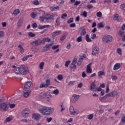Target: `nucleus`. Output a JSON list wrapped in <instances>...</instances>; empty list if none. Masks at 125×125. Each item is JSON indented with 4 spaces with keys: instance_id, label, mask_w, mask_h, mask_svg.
I'll return each mask as SVG.
<instances>
[{
    "instance_id": "obj_46",
    "label": "nucleus",
    "mask_w": 125,
    "mask_h": 125,
    "mask_svg": "<svg viewBox=\"0 0 125 125\" xmlns=\"http://www.w3.org/2000/svg\"><path fill=\"white\" fill-rule=\"evenodd\" d=\"M103 75H105V73L103 71H100L98 72V76L100 77V76H103Z\"/></svg>"
},
{
    "instance_id": "obj_52",
    "label": "nucleus",
    "mask_w": 125,
    "mask_h": 125,
    "mask_svg": "<svg viewBox=\"0 0 125 125\" xmlns=\"http://www.w3.org/2000/svg\"><path fill=\"white\" fill-rule=\"evenodd\" d=\"M75 83V81H70L67 83V85L71 86L74 85Z\"/></svg>"
},
{
    "instance_id": "obj_63",
    "label": "nucleus",
    "mask_w": 125,
    "mask_h": 125,
    "mask_svg": "<svg viewBox=\"0 0 125 125\" xmlns=\"http://www.w3.org/2000/svg\"><path fill=\"white\" fill-rule=\"evenodd\" d=\"M46 121L48 123H50V122H51V121H52V118H51V117L47 118Z\"/></svg>"
},
{
    "instance_id": "obj_27",
    "label": "nucleus",
    "mask_w": 125,
    "mask_h": 125,
    "mask_svg": "<svg viewBox=\"0 0 125 125\" xmlns=\"http://www.w3.org/2000/svg\"><path fill=\"white\" fill-rule=\"evenodd\" d=\"M85 34H86V31H85V28H84L81 33V36H85Z\"/></svg>"
},
{
    "instance_id": "obj_1",
    "label": "nucleus",
    "mask_w": 125,
    "mask_h": 125,
    "mask_svg": "<svg viewBox=\"0 0 125 125\" xmlns=\"http://www.w3.org/2000/svg\"><path fill=\"white\" fill-rule=\"evenodd\" d=\"M54 109L51 107H43L39 109V112L42 114V115H46V116H48V115H51Z\"/></svg>"
},
{
    "instance_id": "obj_4",
    "label": "nucleus",
    "mask_w": 125,
    "mask_h": 125,
    "mask_svg": "<svg viewBox=\"0 0 125 125\" xmlns=\"http://www.w3.org/2000/svg\"><path fill=\"white\" fill-rule=\"evenodd\" d=\"M31 85H32L31 82H27L24 85L23 89L25 91H30V89H31Z\"/></svg>"
},
{
    "instance_id": "obj_3",
    "label": "nucleus",
    "mask_w": 125,
    "mask_h": 125,
    "mask_svg": "<svg viewBox=\"0 0 125 125\" xmlns=\"http://www.w3.org/2000/svg\"><path fill=\"white\" fill-rule=\"evenodd\" d=\"M112 39L113 37L111 35L104 36L103 38V42H111Z\"/></svg>"
},
{
    "instance_id": "obj_29",
    "label": "nucleus",
    "mask_w": 125,
    "mask_h": 125,
    "mask_svg": "<svg viewBox=\"0 0 125 125\" xmlns=\"http://www.w3.org/2000/svg\"><path fill=\"white\" fill-rule=\"evenodd\" d=\"M25 77V74H23V73H20L19 75V79L20 80H23V78Z\"/></svg>"
},
{
    "instance_id": "obj_14",
    "label": "nucleus",
    "mask_w": 125,
    "mask_h": 125,
    "mask_svg": "<svg viewBox=\"0 0 125 125\" xmlns=\"http://www.w3.org/2000/svg\"><path fill=\"white\" fill-rule=\"evenodd\" d=\"M95 88H96V84H95V83L93 82L90 86V89L93 91H96Z\"/></svg>"
},
{
    "instance_id": "obj_11",
    "label": "nucleus",
    "mask_w": 125,
    "mask_h": 125,
    "mask_svg": "<svg viewBox=\"0 0 125 125\" xmlns=\"http://www.w3.org/2000/svg\"><path fill=\"white\" fill-rule=\"evenodd\" d=\"M98 52H99V48L97 47H95L93 49L92 54V55H96Z\"/></svg>"
},
{
    "instance_id": "obj_21",
    "label": "nucleus",
    "mask_w": 125,
    "mask_h": 125,
    "mask_svg": "<svg viewBox=\"0 0 125 125\" xmlns=\"http://www.w3.org/2000/svg\"><path fill=\"white\" fill-rule=\"evenodd\" d=\"M18 47L19 48H20V51L21 52V54H23V53L24 52V51H25V49H24V48H23V46H22V45L20 44L19 45Z\"/></svg>"
},
{
    "instance_id": "obj_49",
    "label": "nucleus",
    "mask_w": 125,
    "mask_h": 125,
    "mask_svg": "<svg viewBox=\"0 0 125 125\" xmlns=\"http://www.w3.org/2000/svg\"><path fill=\"white\" fill-rule=\"evenodd\" d=\"M57 78L59 81H62L63 80V76L62 75H59L58 76Z\"/></svg>"
},
{
    "instance_id": "obj_62",
    "label": "nucleus",
    "mask_w": 125,
    "mask_h": 125,
    "mask_svg": "<svg viewBox=\"0 0 125 125\" xmlns=\"http://www.w3.org/2000/svg\"><path fill=\"white\" fill-rule=\"evenodd\" d=\"M31 17L32 18H33L34 19H35V18H36V16H37V15H36L35 14V13L33 12L31 14Z\"/></svg>"
},
{
    "instance_id": "obj_6",
    "label": "nucleus",
    "mask_w": 125,
    "mask_h": 125,
    "mask_svg": "<svg viewBox=\"0 0 125 125\" xmlns=\"http://www.w3.org/2000/svg\"><path fill=\"white\" fill-rule=\"evenodd\" d=\"M53 45V43H51L50 44H46L43 47L42 51V52H46V51H48L50 49V47Z\"/></svg>"
},
{
    "instance_id": "obj_15",
    "label": "nucleus",
    "mask_w": 125,
    "mask_h": 125,
    "mask_svg": "<svg viewBox=\"0 0 125 125\" xmlns=\"http://www.w3.org/2000/svg\"><path fill=\"white\" fill-rule=\"evenodd\" d=\"M50 9L51 11H57V10H59V6H57L56 7H54V6L50 7Z\"/></svg>"
},
{
    "instance_id": "obj_26",
    "label": "nucleus",
    "mask_w": 125,
    "mask_h": 125,
    "mask_svg": "<svg viewBox=\"0 0 125 125\" xmlns=\"http://www.w3.org/2000/svg\"><path fill=\"white\" fill-rule=\"evenodd\" d=\"M43 66H44V62H42L39 64V67H40V70H43Z\"/></svg>"
},
{
    "instance_id": "obj_20",
    "label": "nucleus",
    "mask_w": 125,
    "mask_h": 125,
    "mask_svg": "<svg viewBox=\"0 0 125 125\" xmlns=\"http://www.w3.org/2000/svg\"><path fill=\"white\" fill-rule=\"evenodd\" d=\"M121 67V64L120 63H116L114 65L113 70L115 71L120 69V67Z\"/></svg>"
},
{
    "instance_id": "obj_23",
    "label": "nucleus",
    "mask_w": 125,
    "mask_h": 125,
    "mask_svg": "<svg viewBox=\"0 0 125 125\" xmlns=\"http://www.w3.org/2000/svg\"><path fill=\"white\" fill-rule=\"evenodd\" d=\"M14 71L16 74H19L21 73V70L20 69V67H16L14 69Z\"/></svg>"
},
{
    "instance_id": "obj_22",
    "label": "nucleus",
    "mask_w": 125,
    "mask_h": 125,
    "mask_svg": "<svg viewBox=\"0 0 125 125\" xmlns=\"http://www.w3.org/2000/svg\"><path fill=\"white\" fill-rule=\"evenodd\" d=\"M39 98L40 99H45V93H41L40 94Z\"/></svg>"
},
{
    "instance_id": "obj_17",
    "label": "nucleus",
    "mask_w": 125,
    "mask_h": 125,
    "mask_svg": "<svg viewBox=\"0 0 125 125\" xmlns=\"http://www.w3.org/2000/svg\"><path fill=\"white\" fill-rule=\"evenodd\" d=\"M60 33H61V31H56L52 33V37L53 38H55V37H56V36H58V35H60Z\"/></svg>"
},
{
    "instance_id": "obj_19",
    "label": "nucleus",
    "mask_w": 125,
    "mask_h": 125,
    "mask_svg": "<svg viewBox=\"0 0 125 125\" xmlns=\"http://www.w3.org/2000/svg\"><path fill=\"white\" fill-rule=\"evenodd\" d=\"M33 57V55H28L26 56H24L23 57V58H22V61H27V60H28V59L29 58V57Z\"/></svg>"
},
{
    "instance_id": "obj_7",
    "label": "nucleus",
    "mask_w": 125,
    "mask_h": 125,
    "mask_svg": "<svg viewBox=\"0 0 125 125\" xmlns=\"http://www.w3.org/2000/svg\"><path fill=\"white\" fill-rule=\"evenodd\" d=\"M0 107L4 112H6V111L8 110V108H9L5 103H1L0 104Z\"/></svg>"
},
{
    "instance_id": "obj_25",
    "label": "nucleus",
    "mask_w": 125,
    "mask_h": 125,
    "mask_svg": "<svg viewBox=\"0 0 125 125\" xmlns=\"http://www.w3.org/2000/svg\"><path fill=\"white\" fill-rule=\"evenodd\" d=\"M56 26H59L60 25V18H58L55 21Z\"/></svg>"
},
{
    "instance_id": "obj_31",
    "label": "nucleus",
    "mask_w": 125,
    "mask_h": 125,
    "mask_svg": "<svg viewBox=\"0 0 125 125\" xmlns=\"http://www.w3.org/2000/svg\"><path fill=\"white\" fill-rule=\"evenodd\" d=\"M77 61H78V59H77V58L73 59L71 63V65H76V64H77Z\"/></svg>"
},
{
    "instance_id": "obj_47",
    "label": "nucleus",
    "mask_w": 125,
    "mask_h": 125,
    "mask_svg": "<svg viewBox=\"0 0 125 125\" xmlns=\"http://www.w3.org/2000/svg\"><path fill=\"white\" fill-rule=\"evenodd\" d=\"M67 18V14L64 13L62 15L61 18L62 20L65 19V18Z\"/></svg>"
},
{
    "instance_id": "obj_56",
    "label": "nucleus",
    "mask_w": 125,
    "mask_h": 125,
    "mask_svg": "<svg viewBox=\"0 0 125 125\" xmlns=\"http://www.w3.org/2000/svg\"><path fill=\"white\" fill-rule=\"evenodd\" d=\"M59 48V45H54L52 47V49H53V50H54L55 49H57V48Z\"/></svg>"
},
{
    "instance_id": "obj_41",
    "label": "nucleus",
    "mask_w": 125,
    "mask_h": 125,
    "mask_svg": "<svg viewBox=\"0 0 125 125\" xmlns=\"http://www.w3.org/2000/svg\"><path fill=\"white\" fill-rule=\"evenodd\" d=\"M125 34V31L124 30L121 29L119 31V35L120 36H123Z\"/></svg>"
},
{
    "instance_id": "obj_32",
    "label": "nucleus",
    "mask_w": 125,
    "mask_h": 125,
    "mask_svg": "<svg viewBox=\"0 0 125 125\" xmlns=\"http://www.w3.org/2000/svg\"><path fill=\"white\" fill-rule=\"evenodd\" d=\"M28 35L29 37H31V38H34V37H36V34L33 33V32H29Z\"/></svg>"
},
{
    "instance_id": "obj_24",
    "label": "nucleus",
    "mask_w": 125,
    "mask_h": 125,
    "mask_svg": "<svg viewBox=\"0 0 125 125\" xmlns=\"http://www.w3.org/2000/svg\"><path fill=\"white\" fill-rule=\"evenodd\" d=\"M85 40L86 41V42H92L91 39L89 38V35L88 34L86 35Z\"/></svg>"
},
{
    "instance_id": "obj_42",
    "label": "nucleus",
    "mask_w": 125,
    "mask_h": 125,
    "mask_svg": "<svg viewBox=\"0 0 125 125\" xmlns=\"http://www.w3.org/2000/svg\"><path fill=\"white\" fill-rule=\"evenodd\" d=\"M111 94L112 97H114V96H117V95H118V92H117L116 91H113L111 92Z\"/></svg>"
},
{
    "instance_id": "obj_33",
    "label": "nucleus",
    "mask_w": 125,
    "mask_h": 125,
    "mask_svg": "<svg viewBox=\"0 0 125 125\" xmlns=\"http://www.w3.org/2000/svg\"><path fill=\"white\" fill-rule=\"evenodd\" d=\"M45 84L46 85V86L47 87H48V86H49L50 84V79H47L46 81V83H45Z\"/></svg>"
},
{
    "instance_id": "obj_43",
    "label": "nucleus",
    "mask_w": 125,
    "mask_h": 125,
    "mask_svg": "<svg viewBox=\"0 0 125 125\" xmlns=\"http://www.w3.org/2000/svg\"><path fill=\"white\" fill-rule=\"evenodd\" d=\"M53 94H55V95H57V94H59V91L58 89L54 90L53 92Z\"/></svg>"
},
{
    "instance_id": "obj_30",
    "label": "nucleus",
    "mask_w": 125,
    "mask_h": 125,
    "mask_svg": "<svg viewBox=\"0 0 125 125\" xmlns=\"http://www.w3.org/2000/svg\"><path fill=\"white\" fill-rule=\"evenodd\" d=\"M11 121H12V119H11V118L8 117L5 119L4 123V124H6V123H8V122H11Z\"/></svg>"
},
{
    "instance_id": "obj_36",
    "label": "nucleus",
    "mask_w": 125,
    "mask_h": 125,
    "mask_svg": "<svg viewBox=\"0 0 125 125\" xmlns=\"http://www.w3.org/2000/svg\"><path fill=\"white\" fill-rule=\"evenodd\" d=\"M22 24H23V21H22V20H20L18 22V27H20V26H21Z\"/></svg>"
},
{
    "instance_id": "obj_58",
    "label": "nucleus",
    "mask_w": 125,
    "mask_h": 125,
    "mask_svg": "<svg viewBox=\"0 0 125 125\" xmlns=\"http://www.w3.org/2000/svg\"><path fill=\"white\" fill-rule=\"evenodd\" d=\"M49 99V98H52V95H47V94H45V99Z\"/></svg>"
},
{
    "instance_id": "obj_44",
    "label": "nucleus",
    "mask_w": 125,
    "mask_h": 125,
    "mask_svg": "<svg viewBox=\"0 0 125 125\" xmlns=\"http://www.w3.org/2000/svg\"><path fill=\"white\" fill-rule=\"evenodd\" d=\"M70 63H71V62L70 61H67L66 62H65L64 66L65 67H69V64H70Z\"/></svg>"
},
{
    "instance_id": "obj_8",
    "label": "nucleus",
    "mask_w": 125,
    "mask_h": 125,
    "mask_svg": "<svg viewBox=\"0 0 125 125\" xmlns=\"http://www.w3.org/2000/svg\"><path fill=\"white\" fill-rule=\"evenodd\" d=\"M31 45H33L34 46H39V45H41V39H38L33 41L31 42Z\"/></svg>"
},
{
    "instance_id": "obj_50",
    "label": "nucleus",
    "mask_w": 125,
    "mask_h": 125,
    "mask_svg": "<svg viewBox=\"0 0 125 125\" xmlns=\"http://www.w3.org/2000/svg\"><path fill=\"white\" fill-rule=\"evenodd\" d=\"M70 69H76L77 68V65L76 64L72 65V64L70 66Z\"/></svg>"
},
{
    "instance_id": "obj_38",
    "label": "nucleus",
    "mask_w": 125,
    "mask_h": 125,
    "mask_svg": "<svg viewBox=\"0 0 125 125\" xmlns=\"http://www.w3.org/2000/svg\"><path fill=\"white\" fill-rule=\"evenodd\" d=\"M8 105H9L11 109H13V108H15V104H8Z\"/></svg>"
},
{
    "instance_id": "obj_54",
    "label": "nucleus",
    "mask_w": 125,
    "mask_h": 125,
    "mask_svg": "<svg viewBox=\"0 0 125 125\" xmlns=\"http://www.w3.org/2000/svg\"><path fill=\"white\" fill-rule=\"evenodd\" d=\"M74 110H75V109H74V106H70V107L69 108V111L70 112V113L73 112Z\"/></svg>"
},
{
    "instance_id": "obj_28",
    "label": "nucleus",
    "mask_w": 125,
    "mask_h": 125,
    "mask_svg": "<svg viewBox=\"0 0 125 125\" xmlns=\"http://www.w3.org/2000/svg\"><path fill=\"white\" fill-rule=\"evenodd\" d=\"M20 12V10H19V9H15L13 13V14H14L15 15H17L18 14H19Z\"/></svg>"
},
{
    "instance_id": "obj_51",
    "label": "nucleus",
    "mask_w": 125,
    "mask_h": 125,
    "mask_svg": "<svg viewBox=\"0 0 125 125\" xmlns=\"http://www.w3.org/2000/svg\"><path fill=\"white\" fill-rule=\"evenodd\" d=\"M120 8L125 11V3L120 5Z\"/></svg>"
},
{
    "instance_id": "obj_37",
    "label": "nucleus",
    "mask_w": 125,
    "mask_h": 125,
    "mask_svg": "<svg viewBox=\"0 0 125 125\" xmlns=\"http://www.w3.org/2000/svg\"><path fill=\"white\" fill-rule=\"evenodd\" d=\"M31 50L32 51H34V52H38V51L39 50V49L36 47H33L31 48Z\"/></svg>"
},
{
    "instance_id": "obj_61",
    "label": "nucleus",
    "mask_w": 125,
    "mask_h": 125,
    "mask_svg": "<svg viewBox=\"0 0 125 125\" xmlns=\"http://www.w3.org/2000/svg\"><path fill=\"white\" fill-rule=\"evenodd\" d=\"M44 19H45V17H40V21L43 22L44 21Z\"/></svg>"
},
{
    "instance_id": "obj_60",
    "label": "nucleus",
    "mask_w": 125,
    "mask_h": 125,
    "mask_svg": "<svg viewBox=\"0 0 125 125\" xmlns=\"http://www.w3.org/2000/svg\"><path fill=\"white\" fill-rule=\"evenodd\" d=\"M60 106L62 108V109L61 110V112L64 111L65 110V107H64V105H63V104H62Z\"/></svg>"
},
{
    "instance_id": "obj_57",
    "label": "nucleus",
    "mask_w": 125,
    "mask_h": 125,
    "mask_svg": "<svg viewBox=\"0 0 125 125\" xmlns=\"http://www.w3.org/2000/svg\"><path fill=\"white\" fill-rule=\"evenodd\" d=\"M66 37H67V36L66 35H63L60 39V40L62 41V42H63V41L65 40V39H66Z\"/></svg>"
},
{
    "instance_id": "obj_40",
    "label": "nucleus",
    "mask_w": 125,
    "mask_h": 125,
    "mask_svg": "<svg viewBox=\"0 0 125 125\" xmlns=\"http://www.w3.org/2000/svg\"><path fill=\"white\" fill-rule=\"evenodd\" d=\"M98 28H104V25H103V23L100 22L98 24Z\"/></svg>"
},
{
    "instance_id": "obj_39",
    "label": "nucleus",
    "mask_w": 125,
    "mask_h": 125,
    "mask_svg": "<svg viewBox=\"0 0 125 125\" xmlns=\"http://www.w3.org/2000/svg\"><path fill=\"white\" fill-rule=\"evenodd\" d=\"M86 73L87 74H91L92 73V69L91 68H86Z\"/></svg>"
},
{
    "instance_id": "obj_10",
    "label": "nucleus",
    "mask_w": 125,
    "mask_h": 125,
    "mask_svg": "<svg viewBox=\"0 0 125 125\" xmlns=\"http://www.w3.org/2000/svg\"><path fill=\"white\" fill-rule=\"evenodd\" d=\"M32 118L33 119H34L35 121H39V120L42 118V116H41L39 114L34 113L32 115Z\"/></svg>"
},
{
    "instance_id": "obj_64",
    "label": "nucleus",
    "mask_w": 125,
    "mask_h": 125,
    "mask_svg": "<svg viewBox=\"0 0 125 125\" xmlns=\"http://www.w3.org/2000/svg\"><path fill=\"white\" fill-rule=\"evenodd\" d=\"M121 122L123 123V124L125 123V116H124L121 118Z\"/></svg>"
},
{
    "instance_id": "obj_55",
    "label": "nucleus",
    "mask_w": 125,
    "mask_h": 125,
    "mask_svg": "<svg viewBox=\"0 0 125 125\" xmlns=\"http://www.w3.org/2000/svg\"><path fill=\"white\" fill-rule=\"evenodd\" d=\"M43 87H45V88H46V87H47L46 86V84H43V83H42V84H41L40 85V88H43Z\"/></svg>"
},
{
    "instance_id": "obj_35",
    "label": "nucleus",
    "mask_w": 125,
    "mask_h": 125,
    "mask_svg": "<svg viewBox=\"0 0 125 125\" xmlns=\"http://www.w3.org/2000/svg\"><path fill=\"white\" fill-rule=\"evenodd\" d=\"M73 22H74V18H70L67 21V24H71V23H73Z\"/></svg>"
},
{
    "instance_id": "obj_45",
    "label": "nucleus",
    "mask_w": 125,
    "mask_h": 125,
    "mask_svg": "<svg viewBox=\"0 0 125 125\" xmlns=\"http://www.w3.org/2000/svg\"><path fill=\"white\" fill-rule=\"evenodd\" d=\"M33 4H35V5H39L40 4V3L39 2V0H35L33 1Z\"/></svg>"
},
{
    "instance_id": "obj_2",
    "label": "nucleus",
    "mask_w": 125,
    "mask_h": 125,
    "mask_svg": "<svg viewBox=\"0 0 125 125\" xmlns=\"http://www.w3.org/2000/svg\"><path fill=\"white\" fill-rule=\"evenodd\" d=\"M21 73L23 75H27L29 73V69L25 65L22 64L20 65Z\"/></svg>"
},
{
    "instance_id": "obj_9",
    "label": "nucleus",
    "mask_w": 125,
    "mask_h": 125,
    "mask_svg": "<svg viewBox=\"0 0 125 125\" xmlns=\"http://www.w3.org/2000/svg\"><path fill=\"white\" fill-rule=\"evenodd\" d=\"M79 98H80V96L79 95L74 94L72 97V101L73 103L76 102L79 100Z\"/></svg>"
},
{
    "instance_id": "obj_34",
    "label": "nucleus",
    "mask_w": 125,
    "mask_h": 125,
    "mask_svg": "<svg viewBox=\"0 0 125 125\" xmlns=\"http://www.w3.org/2000/svg\"><path fill=\"white\" fill-rule=\"evenodd\" d=\"M78 114H79V111L74 110L73 112L70 113V115H74V116H76V115H78Z\"/></svg>"
},
{
    "instance_id": "obj_53",
    "label": "nucleus",
    "mask_w": 125,
    "mask_h": 125,
    "mask_svg": "<svg viewBox=\"0 0 125 125\" xmlns=\"http://www.w3.org/2000/svg\"><path fill=\"white\" fill-rule=\"evenodd\" d=\"M83 41V39H82V36L79 37L77 39V42H81Z\"/></svg>"
},
{
    "instance_id": "obj_12",
    "label": "nucleus",
    "mask_w": 125,
    "mask_h": 125,
    "mask_svg": "<svg viewBox=\"0 0 125 125\" xmlns=\"http://www.w3.org/2000/svg\"><path fill=\"white\" fill-rule=\"evenodd\" d=\"M113 19L115 21L116 20L117 22H121V21H122V18L121 17H119V15L118 14L114 15Z\"/></svg>"
},
{
    "instance_id": "obj_16",
    "label": "nucleus",
    "mask_w": 125,
    "mask_h": 125,
    "mask_svg": "<svg viewBox=\"0 0 125 125\" xmlns=\"http://www.w3.org/2000/svg\"><path fill=\"white\" fill-rule=\"evenodd\" d=\"M23 96L24 97L27 98L28 96H29L31 93L29 92V91H25V90L23 89Z\"/></svg>"
},
{
    "instance_id": "obj_48",
    "label": "nucleus",
    "mask_w": 125,
    "mask_h": 125,
    "mask_svg": "<svg viewBox=\"0 0 125 125\" xmlns=\"http://www.w3.org/2000/svg\"><path fill=\"white\" fill-rule=\"evenodd\" d=\"M97 17H99L100 18L101 17H102V13L101 12H99L97 13Z\"/></svg>"
},
{
    "instance_id": "obj_18",
    "label": "nucleus",
    "mask_w": 125,
    "mask_h": 125,
    "mask_svg": "<svg viewBox=\"0 0 125 125\" xmlns=\"http://www.w3.org/2000/svg\"><path fill=\"white\" fill-rule=\"evenodd\" d=\"M49 27V25H38V28L39 30H42L43 29H45V28H48Z\"/></svg>"
},
{
    "instance_id": "obj_5",
    "label": "nucleus",
    "mask_w": 125,
    "mask_h": 125,
    "mask_svg": "<svg viewBox=\"0 0 125 125\" xmlns=\"http://www.w3.org/2000/svg\"><path fill=\"white\" fill-rule=\"evenodd\" d=\"M29 114H30V109L28 108L24 109L21 112V115L23 118H27Z\"/></svg>"
},
{
    "instance_id": "obj_13",
    "label": "nucleus",
    "mask_w": 125,
    "mask_h": 125,
    "mask_svg": "<svg viewBox=\"0 0 125 125\" xmlns=\"http://www.w3.org/2000/svg\"><path fill=\"white\" fill-rule=\"evenodd\" d=\"M55 17V16L54 15H47L46 17H45V20H46V21H48V20H50L52 19L53 20V18Z\"/></svg>"
},
{
    "instance_id": "obj_59",
    "label": "nucleus",
    "mask_w": 125,
    "mask_h": 125,
    "mask_svg": "<svg viewBox=\"0 0 125 125\" xmlns=\"http://www.w3.org/2000/svg\"><path fill=\"white\" fill-rule=\"evenodd\" d=\"M38 27V24H37L35 22L33 23L32 24V28L33 29H36Z\"/></svg>"
}]
</instances>
